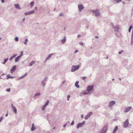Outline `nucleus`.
Listing matches in <instances>:
<instances>
[{
    "label": "nucleus",
    "instance_id": "1",
    "mask_svg": "<svg viewBox=\"0 0 133 133\" xmlns=\"http://www.w3.org/2000/svg\"><path fill=\"white\" fill-rule=\"evenodd\" d=\"M79 67V65H72V66L71 71L74 72L76 70H78Z\"/></svg>",
    "mask_w": 133,
    "mask_h": 133
},
{
    "label": "nucleus",
    "instance_id": "2",
    "mask_svg": "<svg viewBox=\"0 0 133 133\" xmlns=\"http://www.w3.org/2000/svg\"><path fill=\"white\" fill-rule=\"evenodd\" d=\"M92 11L95 14L96 16H100V14L99 12V10L97 9L96 10H92Z\"/></svg>",
    "mask_w": 133,
    "mask_h": 133
},
{
    "label": "nucleus",
    "instance_id": "3",
    "mask_svg": "<svg viewBox=\"0 0 133 133\" xmlns=\"http://www.w3.org/2000/svg\"><path fill=\"white\" fill-rule=\"evenodd\" d=\"M94 87V86L93 85L88 86L87 88V91L88 92H89L90 93L91 91L93 90Z\"/></svg>",
    "mask_w": 133,
    "mask_h": 133
},
{
    "label": "nucleus",
    "instance_id": "4",
    "mask_svg": "<svg viewBox=\"0 0 133 133\" xmlns=\"http://www.w3.org/2000/svg\"><path fill=\"white\" fill-rule=\"evenodd\" d=\"M78 11L81 12L82 10L84 9V7L83 5L82 4H79L78 5Z\"/></svg>",
    "mask_w": 133,
    "mask_h": 133
},
{
    "label": "nucleus",
    "instance_id": "5",
    "mask_svg": "<svg viewBox=\"0 0 133 133\" xmlns=\"http://www.w3.org/2000/svg\"><path fill=\"white\" fill-rule=\"evenodd\" d=\"M129 123L128 119H127L123 123V127L124 128L127 127L128 126Z\"/></svg>",
    "mask_w": 133,
    "mask_h": 133
},
{
    "label": "nucleus",
    "instance_id": "6",
    "mask_svg": "<svg viewBox=\"0 0 133 133\" xmlns=\"http://www.w3.org/2000/svg\"><path fill=\"white\" fill-rule=\"evenodd\" d=\"M46 78V77L45 78L42 82L41 84L43 87H44L45 86L46 84L45 83L47 81Z\"/></svg>",
    "mask_w": 133,
    "mask_h": 133
},
{
    "label": "nucleus",
    "instance_id": "7",
    "mask_svg": "<svg viewBox=\"0 0 133 133\" xmlns=\"http://www.w3.org/2000/svg\"><path fill=\"white\" fill-rule=\"evenodd\" d=\"M115 103V101H110L109 103V106L110 107H112Z\"/></svg>",
    "mask_w": 133,
    "mask_h": 133
},
{
    "label": "nucleus",
    "instance_id": "8",
    "mask_svg": "<svg viewBox=\"0 0 133 133\" xmlns=\"http://www.w3.org/2000/svg\"><path fill=\"white\" fill-rule=\"evenodd\" d=\"M107 128L108 127L107 126H105L103 127L101 131L105 133L107 130Z\"/></svg>",
    "mask_w": 133,
    "mask_h": 133
},
{
    "label": "nucleus",
    "instance_id": "9",
    "mask_svg": "<svg viewBox=\"0 0 133 133\" xmlns=\"http://www.w3.org/2000/svg\"><path fill=\"white\" fill-rule=\"evenodd\" d=\"M113 28L114 29L115 31V32L118 31L119 29V28L118 26H114V25H113Z\"/></svg>",
    "mask_w": 133,
    "mask_h": 133
},
{
    "label": "nucleus",
    "instance_id": "10",
    "mask_svg": "<svg viewBox=\"0 0 133 133\" xmlns=\"http://www.w3.org/2000/svg\"><path fill=\"white\" fill-rule=\"evenodd\" d=\"M133 43V29L132 30V34L131 36V44L132 45Z\"/></svg>",
    "mask_w": 133,
    "mask_h": 133
},
{
    "label": "nucleus",
    "instance_id": "11",
    "mask_svg": "<svg viewBox=\"0 0 133 133\" xmlns=\"http://www.w3.org/2000/svg\"><path fill=\"white\" fill-rule=\"evenodd\" d=\"M15 7L17 9H21V8L20 7V6L19 5L17 4H15Z\"/></svg>",
    "mask_w": 133,
    "mask_h": 133
},
{
    "label": "nucleus",
    "instance_id": "12",
    "mask_svg": "<svg viewBox=\"0 0 133 133\" xmlns=\"http://www.w3.org/2000/svg\"><path fill=\"white\" fill-rule=\"evenodd\" d=\"M118 129V126H116L115 127L112 133H115L116 132V131H117V130Z\"/></svg>",
    "mask_w": 133,
    "mask_h": 133
},
{
    "label": "nucleus",
    "instance_id": "13",
    "mask_svg": "<svg viewBox=\"0 0 133 133\" xmlns=\"http://www.w3.org/2000/svg\"><path fill=\"white\" fill-rule=\"evenodd\" d=\"M131 108V107H129L125 109V112H128L130 110Z\"/></svg>",
    "mask_w": 133,
    "mask_h": 133
},
{
    "label": "nucleus",
    "instance_id": "14",
    "mask_svg": "<svg viewBox=\"0 0 133 133\" xmlns=\"http://www.w3.org/2000/svg\"><path fill=\"white\" fill-rule=\"evenodd\" d=\"M82 125L81 123H78L77 125V128L78 129L79 127H82Z\"/></svg>",
    "mask_w": 133,
    "mask_h": 133
},
{
    "label": "nucleus",
    "instance_id": "15",
    "mask_svg": "<svg viewBox=\"0 0 133 133\" xmlns=\"http://www.w3.org/2000/svg\"><path fill=\"white\" fill-rule=\"evenodd\" d=\"M79 83V82L78 81H77L76 82L75 84V86L77 88H78L79 87V86L78 85Z\"/></svg>",
    "mask_w": 133,
    "mask_h": 133
},
{
    "label": "nucleus",
    "instance_id": "16",
    "mask_svg": "<svg viewBox=\"0 0 133 133\" xmlns=\"http://www.w3.org/2000/svg\"><path fill=\"white\" fill-rule=\"evenodd\" d=\"M6 78L7 79H8L9 78H13L15 77H12L10 76L9 74L7 75L6 76Z\"/></svg>",
    "mask_w": 133,
    "mask_h": 133
},
{
    "label": "nucleus",
    "instance_id": "17",
    "mask_svg": "<svg viewBox=\"0 0 133 133\" xmlns=\"http://www.w3.org/2000/svg\"><path fill=\"white\" fill-rule=\"evenodd\" d=\"M66 40V38L65 36L64 37V38L61 40V42L62 43H64Z\"/></svg>",
    "mask_w": 133,
    "mask_h": 133
},
{
    "label": "nucleus",
    "instance_id": "18",
    "mask_svg": "<svg viewBox=\"0 0 133 133\" xmlns=\"http://www.w3.org/2000/svg\"><path fill=\"white\" fill-rule=\"evenodd\" d=\"M36 128H35L34 126V124L33 123L32 125V128L31 129V130L32 131H34Z\"/></svg>",
    "mask_w": 133,
    "mask_h": 133
},
{
    "label": "nucleus",
    "instance_id": "19",
    "mask_svg": "<svg viewBox=\"0 0 133 133\" xmlns=\"http://www.w3.org/2000/svg\"><path fill=\"white\" fill-rule=\"evenodd\" d=\"M20 57V56H19L16 57L15 59V62H18L19 59Z\"/></svg>",
    "mask_w": 133,
    "mask_h": 133
},
{
    "label": "nucleus",
    "instance_id": "20",
    "mask_svg": "<svg viewBox=\"0 0 133 133\" xmlns=\"http://www.w3.org/2000/svg\"><path fill=\"white\" fill-rule=\"evenodd\" d=\"M36 62L35 61H32V62H30V63L29 64V65L30 66H32L33 64H35V63Z\"/></svg>",
    "mask_w": 133,
    "mask_h": 133
},
{
    "label": "nucleus",
    "instance_id": "21",
    "mask_svg": "<svg viewBox=\"0 0 133 133\" xmlns=\"http://www.w3.org/2000/svg\"><path fill=\"white\" fill-rule=\"evenodd\" d=\"M16 65H14L13 66L12 68L11 69L10 71H13L14 70H15L16 69Z\"/></svg>",
    "mask_w": 133,
    "mask_h": 133
},
{
    "label": "nucleus",
    "instance_id": "22",
    "mask_svg": "<svg viewBox=\"0 0 133 133\" xmlns=\"http://www.w3.org/2000/svg\"><path fill=\"white\" fill-rule=\"evenodd\" d=\"M53 55V54H51L49 55L48 57L46 58L48 59H49L51 57L52 55Z\"/></svg>",
    "mask_w": 133,
    "mask_h": 133
},
{
    "label": "nucleus",
    "instance_id": "23",
    "mask_svg": "<svg viewBox=\"0 0 133 133\" xmlns=\"http://www.w3.org/2000/svg\"><path fill=\"white\" fill-rule=\"evenodd\" d=\"M15 114L17 113V109L15 107H13L12 108Z\"/></svg>",
    "mask_w": 133,
    "mask_h": 133
},
{
    "label": "nucleus",
    "instance_id": "24",
    "mask_svg": "<svg viewBox=\"0 0 133 133\" xmlns=\"http://www.w3.org/2000/svg\"><path fill=\"white\" fill-rule=\"evenodd\" d=\"M8 58L5 59H4V61L2 63L4 64H5L6 62H7L8 60Z\"/></svg>",
    "mask_w": 133,
    "mask_h": 133
},
{
    "label": "nucleus",
    "instance_id": "25",
    "mask_svg": "<svg viewBox=\"0 0 133 133\" xmlns=\"http://www.w3.org/2000/svg\"><path fill=\"white\" fill-rule=\"evenodd\" d=\"M34 4V2L33 1H32L30 3V7L32 8Z\"/></svg>",
    "mask_w": 133,
    "mask_h": 133
},
{
    "label": "nucleus",
    "instance_id": "26",
    "mask_svg": "<svg viewBox=\"0 0 133 133\" xmlns=\"http://www.w3.org/2000/svg\"><path fill=\"white\" fill-rule=\"evenodd\" d=\"M41 95L40 93L39 92H38L36 94L34 95V97H35L37 96H39Z\"/></svg>",
    "mask_w": 133,
    "mask_h": 133
},
{
    "label": "nucleus",
    "instance_id": "27",
    "mask_svg": "<svg viewBox=\"0 0 133 133\" xmlns=\"http://www.w3.org/2000/svg\"><path fill=\"white\" fill-rule=\"evenodd\" d=\"M133 27L132 25H130L129 28V32H130L131 31V29Z\"/></svg>",
    "mask_w": 133,
    "mask_h": 133
},
{
    "label": "nucleus",
    "instance_id": "28",
    "mask_svg": "<svg viewBox=\"0 0 133 133\" xmlns=\"http://www.w3.org/2000/svg\"><path fill=\"white\" fill-rule=\"evenodd\" d=\"M25 15H29L31 14L30 11H29L27 12H26L25 13Z\"/></svg>",
    "mask_w": 133,
    "mask_h": 133
},
{
    "label": "nucleus",
    "instance_id": "29",
    "mask_svg": "<svg viewBox=\"0 0 133 133\" xmlns=\"http://www.w3.org/2000/svg\"><path fill=\"white\" fill-rule=\"evenodd\" d=\"M89 117H90L89 116L87 115L85 116L84 117V119L86 120H87L88 119Z\"/></svg>",
    "mask_w": 133,
    "mask_h": 133
},
{
    "label": "nucleus",
    "instance_id": "30",
    "mask_svg": "<svg viewBox=\"0 0 133 133\" xmlns=\"http://www.w3.org/2000/svg\"><path fill=\"white\" fill-rule=\"evenodd\" d=\"M28 41V39L26 38V39L25 40V42H24V44H27V43Z\"/></svg>",
    "mask_w": 133,
    "mask_h": 133
},
{
    "label": "nucleus",
    "instance_id": "31",
    "mask_svg": "<svg viewBox=\"0 0 133 133\" xmlns=\"http://www.w3.org/2000/svg\"><path fill=\"white\" fill-rule=\"evenodd\" d=\"M89 92H88L87 91H85L83 93V94L85 95H88V94H89Z\"/></svg>",
    "mask_w": 133,
    "mask_h": 133
},
{
    "label": "nucleus",
    "instance_id": "32",
    "mask_svg": "<svg viewBox=\"0 0 133 133\" xmlns=\"http://www.w3.org/2000/svg\"><path fill=\"white\" fill-rule=\"evenodd\" d=\"M49 103V101L47 100L44 105L45 106H46L48 105Z\"/></svg>",
    "mask_w": 133,
    "mask_h": 133
},
{
    "label": "nucleus",
    "instance_id": "33",
    "mask_svg": "<svg viewBox=\"0 0 133 133\" xmlns=\"http://www.w3.org/2000/svg\"><path fill=\"white\" fill-rule=\"evenodd\" d=\"M46 107V106H45L44 105L43 106V107H42V110L43 111H44L45 110Z\"/></svg>",
    "mask_w": 133,
    "mask_h": 133
},
{
    "label": "nucleus",
    "instance_id": "34",
    "mask_svg": "<svg viewBox=\"0 0 133 133\" xmlns=\"http://www.w3.org/2000/svg\"><path fill=\"white\" fill-rule=\"evenodd\" d=\"M14 40H15V41H16V42H17V41H18V38L17 37H16L15 38Z\"/></svg>",
    "mask_w": 133,
    "mask_h": 133
},
{
    "label": "nucleus",
    "instance_id": "35",
    "mask_svg": "<svg viewBox=\"0 0 133 133\" xmlns=\"http://www.w3.org/2000/svg\"><path fill=\"white\" fill-rule=\"evenodd\" d=\"M92 114V112H90L88 114V115L90 117V116H91V115Z\"/></svg>",
    "mask_w": 133,
    "mask_h": 133
},
{
    "label": "nucleus",
    "instance_id": "36",
    "mask_svg": "<svg viewBox=\"0 0 133 133\" xmlns=\"http://www.w3.org/2000/svg\"><path fill=\"white\" fill-rule=\"evenodd\" d=\"M35 11L34 10H33L30 11L31 14H32L34 13Z\"/></svg>",
    "mask_w": 133,
    "mask_h": 133
},
{
    "label": "nucleus",
    "instance_id": "37",
    "mask_svg": "<svg viewBox=\"0 0 133 133\" xmlns=\"http://www.w3.org/2000/svg\"><path fill=\"white\" fill-rule=\"evenodd\" d=\"M24 78V77H23V76H21V77H18V79H20L21 78L23 79V78Z\"/></svg>",
    "mask_w": 133,
    "mask_h": 133
},
{
    "label": "nucleus",
    "instance_id": "38",
    "mask_svg": "<svg viewBox=\"0 0 133 133\" xmlns=\"http://www.w3.org/2000/svg\"><path fill=\"white\" fill-rule=\"evenodd\" d=\"M23 54V51H21V52L20 55H19V56H20V57H22V56Z\"/></svg>",
    "mask_w": 133,
    "mask_h": 133
},
{
    "label": "nucleus",
    "instance_id": "39",
    "mask_svg": "<svg viewBox=\"0 0 133 133\" xmlns=\"http://www.w3.org/2000/svg\"><path fill=\"white\" fill-rule=\"evenodd\" d=\"M70 95H68V96H67V99L68 101H69V98H70Z\"/></svg>",
    "mask_w": 133,
    "mask_h": 133
},
{
    "label": "nucleus",
    "instance_id": "40",
    "mask_svg": "<svg viewBox=\"0 0 133 133\" xmlns=\"http://www.w3.org/2000/svg\"><path fill=\"white\" fill-rule=\"evenodd\" d=\"M6 91L7 92H10V88L7 89H6Z\"/></svg>",
    "mask_w": 133,
    "mask_h": 133
},
{
    "label": "nucleus",
    "instance_id": "41",
    "mask_svg": "<svg viewBox=\"0 0 133 133\" xmlns=\"http://www.w3.org/2000/svg\"><path fill=\"white\" fill-rule=\"evenodd\" d=\"M74 121H73L72 122H71V125H73L74 124Z\"/></svg>",
    "mask_w": 133,
    "mask_h": 133
},
{
    "label": "nucleus",
    "instance_id": "42",
    "mask_svg": "<svg viewBox=\"0 0 133 133\" xmlns=\"http://www.w3.org/2000/svg\"><path fill=\"white\" fill-rule=\"evenodd\" d=\"M85 121H83V122H82L81 123L82 125H83L85 124Z\"/></svg>",
    "mask_w": 133,
    "mask_h": 133
},
{
    "label": "nucleus",
    "instance_id": "43",
    "mask_svg": "<svg viewBox=\"0 0 133 133\" xmlns=\"http://www.w3.org/2000/svg\"><path fill=\"white\" fill-rule=\"evenodd\" d=\"M63 14V13H60L59 14V16H62Z\"/></svg>",
    "mask_w": 133,
    "mask_h": 133
},
{
    "label": "nucleus",
    "instance_id": "44",
    "mask_svg": "<svg viewBox=\"0 0 133 133\" xmlns=\"http://www.w3.org/2000/svg\"><path fill=\"white\" fill-rule=\"evenodd\" d=\"M86 78V77H82V79L83 80H85V79Z\"/></svg>",
    "mask_w": 133,
    "mask_h": 133
},
{
    "label": "nucleus",
    "instance_id": "45",
    "mask_svg": "<svg viewBox=\"0 0 133 133\" xmlns=\"http://www.w3.org/2000/svg\"><path fill=\"white\" fill-rule=\"evenodd\" d=\"M17 55V54H14L13 55V56H12L13 57V58H14L15 57H16Z\"/></svg>",
    "mask_w": 133,
    "mask_h": 133
},
{
    "label": "nucleus",
    "instance_id": "46",
    "mask_svg": "<svg viewBox=\"0 0 133 133\" xmlns=\"http://www.w3.org/2000/svg\"><path fill=\"white\" fill-rule=\"evenodd\" d=\"M3 119V118L2 117H0V122H1L2 120Z\"/></svg>",
    "mask_w": 133,
    "mask_h": 133
},
{
    "label": "nucleus",
    "instance_id": "47",
    "mask_svg": "<svg viewBox=\"0 0 133 133\" xmlns=\"http://www.w3.org/2000/svg\"><path fill=\"white\" fill-rule=\"evenodd\" d=\"M13 56H11V57L9 59V60H12V59H13Z\"/></svg>",
    "mask_w": 133,
    "mask_h": 133
},
{
    "label": "nucleus",
    "instance_id": "48",
    "mask_svg": "<svg viewBox=\"0 0 133 133\" xmlns=\"http://www.w3.org/2000/svg\"><path fill=\"white\" fill-rule=\"evenodd\" d=\"M123 52V51L122 50L121 51H120L118 52V53L119 54H121L122 52Z\"/></svg>",
    "mask_w": 133,
    "mask_h": 133
},
{
    "label": "nucleus",
    "instance_id": "49",
    "mask_svg": "<svg viewBox=\"0 0 133 133\" xmlns=\"http://www.w3.org/2000/svg\"><path fill=\"white\" fill-rule=\"evenodd\" d=\"M66 125H67V124H64L63 125V127L64 128H65L66 127Z\"/></svg>",
    "mask_w": 133,
    "mask_h": 133
},
{
    "label": "nucleus",
    "instance_id": "50",
    "mask_svg": "<svg viewBox=\"0 0 133 133\" xmlns=\"http://www.w3.org/2000/svg\"><path fill=\"white\" fill-rule=\"evenodd\" d=\"M80 44L82 45H83V43L82 42L79 43Z\"/></svg>",
    "mask_w": 133,
    "mask_h": 133
},
{
    "label": "nucleus",
    "instance_id": "51",
    "mask_svg": "<svg viewBox=\"0 0 133 133\" xmlns=\"http://www.w3.org/2000/svg\"><path fill=\"white\" fill-rule=\"evenodd\" d=\"M27 73H26L24 75H23V77H24V76H26L27 75Z\"/></svg>",
    "mask_w": 133,
    "mask_h": 133
},
{
    "label": "nucleus",
    "instance_id": "52",
    "mask_svg": "<svg viewBox=\"0 0 133 133\" xmlns=\"http://www.w3.org/2000/svg\"><path fill=\"white\" fill-rule=\"evenodd\" d=\"M78 52V50H76L74 52V53H76L77 52Z\"/></svg>",
    "mask_w": 133,
    "mask_h": 133
},
{
    "label": "nucleus",
    "instance_id": "53",
    "mask_svg": "<svg viewBox=\"0 0 133 133\" xmlns=\"http://www.w3.org/2000/svg\"><path fill=\"white\" fill-rule=\"evenodd\" d=\"M66 81H63L62 82V84H64L65 83Z\"/></svg>",
    "mask_w": 133,
    "mask_h": 133
},
{
    "label": "nucleus",
    "instance_id": "54",
    "mask_svg": "<svg viewBox=\"0 0 133 133\" xmlns=\"http://www.w3.org/2000/svg\"><path fill=\"white\" fill-rule=\"evenodd\" d=\"M48 59L46 58L45 61H44V62H45Z\"/></svg>",
    "mask_w": 133,
    "mask_h": 133
},
{
    "label": "nucleus",
    "instance_id": "55",
    "mask_svg": "<svg viewBox=\"0 0 133 133\" xmlns=\"http://www.w3.org/2000/svg\"><path fill=\"white\" fill-rule=\"evenodd\" d=\"M81 36V35H78L77 36V37H79Z\"/></svg>",
    "mask_w": 133,
    "mask_h": 133
},
{
    "label": "nucleus",
    "instance_id": "56",
    "mask_svg": "<svg viewBox=\"0 0 133 133\" xmlns=\"http://www.w3.org/2000/svg\"><path fill=\"white\" fill-rule=\"evenodd\" d=\"M81 117L82 118H83L84 117V116L83 115H82L81 116Z\"/></svg>",
    "mask_w": 133,
    "mask_h": 133
},
{
    "label": "nucleus",
    "instance_id": "57",
    "mask_svg": "<svg viewBox=\"0 0 133 133\" xmlns=\"http://www.w3.org/2000/svg\"><path fill=\"white\" fill-rule=\"evenodd\" d=\"M121 1H122L121 0H118L117 2H121Z\"/></svg>",
    "mask_w": 133,
    "mask_h": 133
},
{
    "label": "nucleus",
    "instance_id": "58",
    "mask_svg": "<svg viewBox=\"0 0 133 133\" xmlns=\"http://www.w3.org/2000/svg\"><path fill=\"white\" fill-rule=\"evenodd\" d=\"M5 0H1L2 2V3H4V2Z\"/></svg>",
    "mask_w": 133,
    "mask_h": 133
},
{
    "label": "nucleus",
    "instance_id": "59",
    "mask_svg": "<svg viewBox=\"0 0 133 133\" xmlns=\"http://www.w3.org/2000/svg\"><path fill=\"white\" fill-rule=\"evenodd\" d=\"M99 38L97 36H96L95 37V38Z\"/></svg>",
    "mask_w": 133,
    "mask_h": 133
},
{
    "label": "nucleus",
    "instance_id": "60",
    "mask_svg": "<svg viewBox=\"0 0 133 133\" xmlns=\"http://www.w3.org/2000/svg\"><path fill=\"white\" fill-rule=\"evenodd\" d=\"M25 18H24L23 19V21H25Z\"/></svg>",
    "mask_w": 133,
    "mask_h": 133
},
{
    "label": "nucleus",
    "instance_id": "61",
    "mask_svg": "<svg viewBox=\"0 0 133 133\" xmlns=\"http://www.w3.org/2000/svg\"><path fill=\"white\" fill-rule=\"evenodd\" d=\"M11 107H12V108H13V107H14V106H13V104H11Z\"/></svg>",
    "mask_w": 133,
    "mask_h": 133
},
{
    "label": "nucleus",
    "instance_id": "62",
    "mask_svg": "<svg viewBox=\"0 0 133 133\" xmlns=\"http://www.w3.org/2000/svg\"><path fill=\"white\" fill-rule=\"evenodd\" d=\"M35 9L36 10H37V7H35Z\"/></svg>",
    "mask_w": 133,
    "mask_h": 133
},
{
    "label": "nucleus",
    "instance_id": "63",
    "mask_svg": "<svg viewBox=\"0 0 133 133\" xmlns=\"http://www.w3.org/2000/svg\"><path fill=\"white\" fill-rule=\"evenodd\" d=\"M65 29H66V28H65V27H64V29H63V30H65Z\"/></svg>",
    "mask_w": 133,
    "mask_h": 133
},
{
    "label": "nucleus",
    "instance_id": "64",
    "mask_svg": "<svg viewBox=\"0 0 133 133\" xmlns=\"http://www.w3.org/2000/svg\"><path fill=\"white\" fill-rule=\"evenodd\" d=\"M100 133H105L101 131Z\"/></svg>",
    "mask_w": 133,
    "mask_h": 133
}]
</instances>
